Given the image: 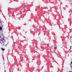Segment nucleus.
<instances>
[{
    "label": "nucleus",
    "instance_id": "obj_6",
    "mask_svg": "<svg viewBox=\"0 0 72 72\" xmlns=\"http://www.w3.org/2000/svg\"><path fill=\"white\" fill-rule=\"evenodd\" d=\"M0 43H1V44H2V43L1 42V40H0Z\"/></svg>",
    "mask_w": 72,
    "mask_h": 72
},
{
    "label": "nucleus",
    "instance_id": "obj_8",
    "mask_svg": "<svg viewBox=\"0 0 72 72\" xmlns=\"http://www.w3.org/2000/svg\"><path fill=\"white\" fill-rule=\"evenodd\" d=\"M59 4H58V5H57V6H59Z\"/></svg>",
    "mask_w": 72,
    "mask_h": 72
},
{
    "label": "nucleus",
    "instance_id": "obj_2",
    "mask_svg": "<svg viewBox=\"0 0 72 72\" xmlns=\"http://www.w3.org/2000/svg\"><path fill=\"white\" fill-rule=\"evenodd\" d=\"M1 26L3 27V26H4V25L3 24L4 23V22H1Z\"/></svg>",
    "mask_w": 72,
    "mask_h": 72
},
{
    "label": "nucleus",
    "instance_id": "obj_7",
    "mask_svg": "<svg viewBox=\"0 0 72 72\" xmlns=\"http://www.w3.org/2000/svg\"><path fill=\"white\" fill-rule=\"evenodd\" d=\"M71 64H72V61H71Z\"/></svg>",
    "mask_w": 72,
    "mask_h": 72
},
{
    "label": "nucleus",
    "instance_id": "obj_9",
    "mask_svg": "<svg viewBox=\"0 0 72 72\" xmlns=\"http://www.w3.org/2000/svg\"><path fill=\"white\" fill-rule=\"evenodd\" d=\"M3 60H4V58H3Z\"/></svg>",
    "mask_w": 72,
    "mask_h": 72
},
{
    "label": "nucleus",
    "instance_id": "obj_5",
    "mask_svg": "<svg viewBox=\"0 0 72 72\" xmlns=\"http://www.w3.org/2000/svg\"><path fill=\"white\" fill-rule=\"evenodd\" d=\"M54 48H55V49H57V47H55Z\"/></svg>",
    "mask_w": 72,
    "mask_h": 72
},
{
    "label": "nucleus",
    "instance_id": "obj_3",
    "mask_svg": "<svg viewBox=\"0 0 72 72\" xmlns=\"http://www.w3.org/2000/svg\"><path fill=\"white\" fill-rule=\"evenodd\" d=\"M2 50H5V49L4 48H1Z\"/></svg>",
    "mask_w": 72,
    "mask_h": 72
},
{
    "label": "nucleus",
    "instance_id": "obj_4",
    "mask_svg": "<svg viewBox=\"0 0 72 72\" xmlns=\"http://www.w3.org/2000/svg\"><path fill=\"white\" fill-rule=\"evenodd\" d=\"M2 30V28H1V27L0 26V30Z\"/></svg>",
    "mask_w": 72,
    "mask_h": 72
},
{
    "label": "nucleus",
    "instance_id": "obj_10",
    "mask_svg": "<svg viewBox=\"0 0 72 72\" xmlns=\"http://www.w3.org/2000/svg\"><path fill=\"white\" fill-rule=\"evenodd\" d=\"M7 44H6V45H7Z\"/></svg>",
    "mask_w": 72,
    "mask_h": 72
},
{
    "label": "nucleus",
    "instance_id": "obj_1",
    "mask_svg": "<svg viewBox=\"0 0 72 72\" xmlns=\"http://www.w3.org/2000/svg\"><path fill=\"white\" fill-rule=\"evenodd\" d=\"M5 42V40L4 38H2L1 39V42L3 44V45H4V42Z\"/></svg>",
    "mask_w": 72,
    "mask_h": 72
}]
</instances>
